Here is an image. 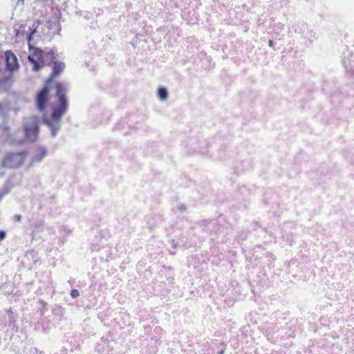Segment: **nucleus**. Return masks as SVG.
<instances>
[{
  "instance_id": "f257e3e1",
  "label": "nucleus",
  "mask_w": 354,
  "mask_h": 354,
  "mask_svg": "<svg viewBox=\"0 0 354 354\" xmlns=\"http://www.w3.org/2000/svg\"><path fill=\"white\" fill-rule=\"evenodd\" d=\"M66 88L60 82L56 84L55 97L57 98V104L53 108L50 117L44 115L43 122L50 129V136L53 138L57 136L61 129V120L68 109V100L66 96Z\"/></svg>"
},
{
  "instance_id": "f03ea898",
  "label": "nucleus",
  "mask_w": 354,
  "mask_h": 354,
  "mask_svg": "<svg viewBox=\"0 0 354 354\" xmlns=\"http://www.w3.org/2000/svg\"><path fill=\"white\" fill-rule=\"evenodd\" d=\"M54 55V50L52 49L46 52L41 49L37 48L35 50V55H29L28 56V60L32 65V70L39 71L55 58Z\"/></svg>"
},
{
  "instance_id": "7ed1b4c3",
  "label": "nucleus",
  "mask_w": 354,
  "mask_h": 354,
  "mask_svg": "<svg viewBox=\"0 0 354 354\" xmlns=\"http://www.w3.org/2000/svg\"><path fill=\"white\" fill-rule=\"evenodd\" d=\"M24 129L26 139L30 142H35L37 139L39 134V117L32 116L26 118L24 122Z\"/></svg>"
},
{
  "instance_id": "20e7f679",
  "label": "nucleus",
  "mask_w": 354,
  "mask_h": 354,
  "mask_svg": "<svg viewBox=\"0 0 354 354\" xmlns=\"http://www.w3.org/2000/svg\"><path fill=\"white\" fill-rule=\"evenodd\" d=\"M50 85V80H46L43 88L36 95L35 104L39 111H44L46 109L49 101Z\"/></svg>"
},
{
  "instance_id": "39448f33",
  "label": "nucleus",
  "mask_w": 354,
  "mask_h": 354,
  "mask_svg": "<svg viewBox=\"0 0 354 354\" xmlns=\"http://www.w3.org/2000/svg\"><path fill=\"white\" fill-rule=\"evenodd\" d=\"M24 160V153H8L2 161L1 166L3 168L13 169L18 168Z\"/></svg>"
},
{
  "instance_id": "423d86ee",
  "label": "nucleus",
  "mask_w": 354,
  "mask_h": 354,
  "mask_svg": "<svg viewBox=\"0 0 354 354\" xmlns=\"http://www.w3.org/2000/svg\"><path fill=\"white\" fill-rule=\"evenodd\" d=\"M6 69L9 72H14L19 69L18 59L15 53L10 50L4 53Z\"/></svg>"
},
{
  "instance_id": "0eeeda50",
  "label": "nucleus",
  "mask_w": 354,
  "mask_h": 354,
  "mask_svg": "<svg viewBox=\"0 0 354 354\" xmlns=\"http://www.w3.org/2000/svg\"><path fill=\"white\" fill-rule=\"evenodd\" d=\"M48 149L45 146H37L35 149V153L32 156L31 160L28 165L29 167H33L37 164H40L47 156Z\"/></svg>"
},
{
  "instance_id": "6e6552de",
  "label": "nucleus",
  "mask_w": 354,
  "mask_h": 354,
  "mask_svg": "<svg viewBox=\"0 0 354 354\" xmlns=\"http://www.w3.org/2000/svg\"><path fill=\"white\" fill-rule=\"evenodd\" d=\"M64 66L65 64L62 62L57 60L53 62V72L50 75V77L47 80H50V84L52 83L53 80L59 76L64 71Z\"/></svg>"
},
{
  "instance_id": "1a4fd4ad",
  "label": "nucleus",
  "mask_w": 354,
  "mask_h": 354,
  "mask_svg": "<svg viewBox=\"0 0 354 354\" xmlns=\"http://www.w3.org/2000/svg\"><path fill=\"white\" fill-rule=\"evenodd\" d=\"M10 87L8 78H0V93L7 91Z\"/></svg>"
},
{
  "instance_id": "9d476101",
  "label": "nucleus",
  "mask_w": 354,
  "mask_h": 354,
  "mask_svg": "<svg viewBox=\"0 0 354 354\" xmlns=\"http://www.w3.org/2000/svg\"><path fill=\"white\" fill-rule=\"evenodd\" d=\"M157 95L160 100H166L168 98V91L165 87H160L157 91Z\"/></svg>"
},
{
  "instance_id": "9b49d317",
  "label": "nucleus",
  "mask_w": 354,
  "mask_h": 354,
  "mask_svg": "<svg viewBox=\"0 0 354 354\" xmlns=\"http://www.w3.org/2000/svg\"><path fill=\"white\" fill-rule=\"evenodd\" d=\"M0 129H2L3 131L7 132L9 130L6 121V116L0 115Z\"/></svg>"
},
{
  "instance_id": "f8f14e48",
  "label": "nucleus",
  "mask_w": 354,
  "mask_h": 354,
  "mask_svg": "<svg viewBox=\"0 0 354 354\" xmlns=\"http://www.w3.org/2000/svg\"><path fill=\"white\" fill-rule=\"evenodd\" d=\"M71 296L73 297V298H76L79 296V291L77 290V289H73L71 291Z\"/></svg>"
},
{
  "instance_id": "ddd939ff",
  "label": "nucleus",
  "mask_w": 354,
  "mask_h": 354,
  "mask_svg": "<svg viewBox=\"0 0 354 354\" xmlns=\"http://www.w3.org/2000/svg\"><path fill=\"white\" fill-rule=\"evenodd\" d=\"M0 115L6 116V108L1 103H0Z\"/></svg>"
},
{
  "instance_id": "4468645a",
  "label": "nucleus",
  "mask_w": 354,
  "mask_h": 354,
  "mask_svg": "<svg viewBox=\"0 0 354 354\" xmlns=\"http://www.w3.org/2000/svg\"><path fill=\"white\" fill-rule=\"evenodd\" d=\"M177 209L180 212H185L187 209V207L185 204L182 203L177 207Z\"/></svg>"
},
{
  "instance_id": "2eb2a0df",
  "label": "nucleus",
  "mask_w": 354,
  "mask_h": 354,
  "mask_svg": "<svg viewBox=\"0 0 354 354\" xmlns=\"http://www.w3.org/2000/svg\"><path fill=\"white\" fill-rule=\"evenodd\" d=\"M36 32V29L33 30L27 37V39L28 42H30L32 39V37L34 34Z\"/></svg>"
},
{
  "instance_id": "dca6fc26",
  "label": "nucleus",
  "mask_w": 354,
  "mask_h": 354,
  "mask_svg": "<svg viewBox=\"0 0 354 354\" xmlns=\"http://www.w3.org/2000/svg\"><path fill=\"white\" fill-rule=\"evenodd\" d=\"M14 221L17 222H21V216L20 214H15L13 216Z\"/></svg>"
},
{
  "instance_id": "f3484780",
  "label": "nucleus",
  "mask_w": 354,
  "mask_h": 354,
  "mask_svg": "<svg viewBox=\"0 0 354 354\" xmlns=\"http://www.w3.org/2000/svg\"><path fill=\"white\" fill-rule=\"evenodd\" d=\"M268 46H269L270 47H273V46H274V41H273L272 39H269V41H268Z\"/></svg>"
},
{
  "instance_id": "a211bd4d",
  "label": "nucleus",
  "mask_w": 354,
  "mask_h": 354,
  "mask_svg": "<svg viewBox=\"0 0 354 354\" xmlns=\"http://www.w3.org/2000/svg\"><path fill=\"white\" fill-rule=\"evenodd\" d=\"M21 3V4H24V0H17V4H19V3Z\"/></svg>"
},
{
  "instance_id": "6ab92c4d",
  "label": "nucleus",
  "mask_w": 354,
  "mask_h": 354,
  "mask_svg": "<svg viewBox=\"0 0 354 354\" xmlns=\"http://www.w3.org/2000/svg\"><path fill=\"white\" fill-rule=\"evenodd\" d=\"M178 243H175L174 241H173V246L174 248H176L177 246Z\"/></svg>"
},
{
  "instance_id": "aec40b11",
  "label": "nucleus",
  "mask_w": 354,
  "mask_h": 354,
  "mask_svg": "<svg viewBox=\"0 0 354 354\" xmlns=\"http://www.w3.org/2000/svg\"><path fill=\"white\" fill-rule=\"evenodd\" d=\"M15 35L17 36L18 34H19V30H15Z\"/></svg>"
},
{
  "instance_id": "412c9836",
  "label": "nucleus",
  "mask_w": 354,
  "mask_h": 354,
  "mask_svg": "<svg viewBox=\"0 0 354 354\" xmlns=\"http://www.w3.org/2000/svg\"><path fill=\"white\" fill-rule=\"evenodd\" d=\"M3 198V194L0 192V200Z\"/></svg>"
},
{
  "instance_id": "4be33fe9",
  "label": "nucleus",
  "mask_w": 354,
  "mask_h": 354,
  "mask_svg": "<svg viewBox=\"0 0 354 354\" xmlns=\"http://www.w3.org/2000/svg\"><path fill=\"white\" fill-rule=\"evenodd\" d=\"M0 176H3V174H1Z\"/></svg>"
}]
</instances>
